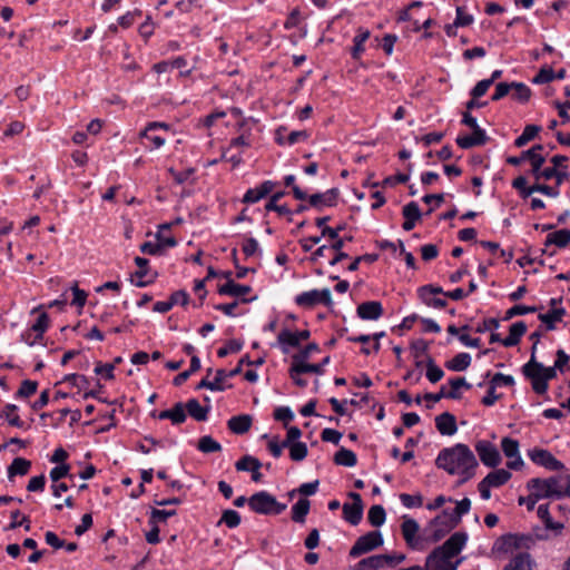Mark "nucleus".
I'll use <instances>...</instances> for the list:
<instances>
[{"label":"nucleus","instance_id":"36","mask_svg":"<svg viewBox=\"0 0 570 570\" xmlns=\"http://www.w3.org/2000/svg\"><path fill=\"white\" fill-rule=\"evenodd\" d=\"M224 380H226V371L223 368H219L216 371V376L214 381L207 380V377L203 379L198 385L197 389H208L210 391H224L225 386L223 385Z\"/></svg>","mask_w":570,"mask_h":570},{"label":"nucleus","instance_id":"44","mask_svg":"<svg viewBox=\"0 0 570 570\" xmlns=\"http://www.w3.org/2000/svg\"><path fill=\"white\" fill-rule=\"evenodd\" d=\"M451 386L450 391L445 390V386H441V390L436 393L441 395V399H459L460 397V389L463 387V377H454L449 381Z\"/></svg>","mask_w":570,"mask_h":570},{"label":"nucleus","instance_id":"41","mask_svg":"<svg viewBox=\"0 0 570 570\" xmlns=\"http://www.w3.org/2000/svg\"><path fill=\"white\" fill-rule=\"evenodd\" d=\"M330 361V356H326L322 360L321 363L317 364H309L305 362L303 364L294 365V371L296 373H315L322 375L324 373V366H326Z\"/></svg>","mask_w":570,"mask_h":570},{"label":"nucleus","instance_id":"8","mask_svg":"<svg viewBox=\"0 0 570 570\" xmlns=\"http://www.w3.org/2000/svg\"><path fill=\"white\" fill-rule=\"evenodd\" d=\"M511 479V473L505 469H497L490 472L480 483L478 490L483 500L491 498V489L500 488Z\"/></svg>","mask_w":570,"mask_h":570},{"label":"nucleus","instance_id":"12","mask_svg":"<svg viewBox=\"0 0 570 570\" xmlns=\"http://www.w3.org/2000/svg\"><path fill=\"white\" fill-rule=\"evenodd\" d=\"M528 456L534 464L543 466L549 471H561L564 469V464L548 450L534 448L528 451Z\"/></svg>","mask_w":570,"mask_h":570},{"label":"nucleus","instance_id":"15","mask_svg":"<svg viewBox=\"0 0 570 570\" xmlns=\"http://www.w3.org/2000/svg\"><path fill=\"white\" fill-rule=\"evenodd\" d=\"M475 451L481 462L490 468H495L501 463V454L497 446L487 440H481L475 444Z\"/></svg>","mask_w":570,"mask_h":570},{"label":"nucleus","instance_id":"48","mask_svg":"<svg viewBox=\"0 0 570 570\" xmlns=\"http://www.w3.org/2000/svg\"><path fill=\"white\" fill-rule=\"evenodd\" d=\"M543 179L549 180L556 178V187L559 188L561 184L569 177V173L566 170H558L554 167H547L540 173Z\"/></svg>","mask_w":570,"mask_h":570},{"label":"nucleus","instance_id":"54","mask_svg":"<svg viewBox=\"0 0 570 570\" xmlns=\"http://www.w3.org/2000/svg\"><path fill=\"white\" fill-rule=\"evenodd\" d=\"M225 523L229 529H234L240 524V515L237 511L227 509L223 511L218 525Z\"/></svg>","mask_w":570,"mask_h":570},{"label":"nucleus","instance_id":"52","mask_svg":"<svg viewBox=\"0 0 570 570\" xmlns=\"http://www.w3.org/2000/svg\"><path fill=\"white\" fill-rule=\"evenodd\" d=\"M264 363H265V358H264V357H259V358H257V360H255V361H252V360L249 358V356H248V355H245V356H243V357L239 360L238 365H237L235 368H233V370H232V371H229V372H226V379H227V377H234V376H236V375L240 374V373H242V370H243V365H244V364H246V365L261 366V365H263Z\"/></svg>","mask_w":570,"mask_h":570},{"label":"nucleus","instance_id":"3","mask_svg":"<svg viewBox=\"0 0 570 570\" xmlns=\"http://www.w3.org/2000/svg\"><path fill=\"white\" fill-rule=\"evenodd\" d=\"M435 465L451 475L463 474V444L443 449L435 459Z\"/></svg>","mask_w":570,"mask_h":570},{"label":"nucleus","instance_id":"20","mask_svg":"<svg viewBox=\"0 0 570 570\" xmlns=\"http://www.w3.org/2000/svg\"><path fill=\"white\" fill-rule=\"evenodd\" d=\"M417 293L421 301L428 306L442 308L446 305L445 299L438 297L439 294L443 293L441 287L425 285L420 287Z\"/></svg>","mask_w":570,"mask_h":570},{"label":"nucleus","instance_id":"58","mask_svg":"<svg viewBox=\"0 0 570 570\" xmlns=\"http://www.w3.org/2000/svg\"><path fill=\"white\" fill-rule=\"evenodd\" d=\"M539 308L537 306L514 305L505 312L503 320L509 321L514 316L534 313Z\"/></svg>","mask_w":570,"mask_h":570},{"label":"nucleus","instance_id":"59","mask_svg":"<svg viewBox=\"0 0 570 570\" xmlns=\"http://www.w3.org/2000/svg\"><path fill=\"white\" fill-rule=\"evenodd\" d=\"M444 373L441 367H439L433 358L429 357L426 362V377L431 383H436L443 377Z\"/></svg>","mask_w":570,"mask_h":570},{"label":"nucleus","instance_id":"56","mask_svg":"<svg viewBox=\"0 0 570 570\" xmlns=\"http://www.w3.org/2000/svg\"><path fill=\"white\" fill-rule=\"evenodd\" d=\"M289 449V456L293 461L299 462L307 456V445L303 442H296L287 446Z\"/></svg>","mask_w":570,"mask_h":570},{"label":"nucleus","instance_id":"14","mask_svg":"<svg viewBox=\"0 0 570 570\" xmlns=\"http://www.w3.org/2000/svg\"><path fill=\"white\" fill-rule=\"evenodd\" d=\"M405 559H406V557L403 553L372 556V557L361 560L357 564V570H364V568H366V567L377 570V569L384 567V564H391V566L400 564Z\"/></svg>","mask_w":570,"mask_h":570},{"label":"nucleus","instance_id":"13","mask_svg":"<svg viewBox=\"0 0 570 570\" xmlns=\"http://www.w3.org/2000/svg\"><path fill=\"white\" fill-rule=\"evenodd\" d=\"M465 127L470 130V132H465V148L482 146L488 141L489 137L485 130L480 128L476 118L470 112H465Z\"/></svg>","mask_w":570,"mask_h":570},{"label":"nucleus","instance_id":"64","mask_svg":"<svg viewBox=\"0 0 570 570\" xmlns=\"http://www.w3.org/2000/svg\"><path fill=\"white\" fill-rule=\"evenodd\" d=\"M243 348V343L236 340H230L227 344L217 351L219 357H225L230 353H238Z\"/></svg>","mask_w":570,"mask_h":570},{"label":"nucleus","instance_id":"47","mask_svg":"<svg viewBox=\"0 0 570 570\" xmlns=\"http://www.w3.org/2000/svg\"><path fill=\"white\" fill-rule=\"evenodd\" d=\"M320 346L316 343H309L304 348H302L298 353L294 354L292 356V363L294 365L303 364L307 362V360L311 357L312 353L318 352Z\"/></svg>","mask_w":570,"mask_h":570},{"label":"nucleus","instance_id":"53","mask_svg":"<svg viewBox=\"0 0 570 570\" xmlns=\"http://www.w3.org/2000/svg\"><path fill=\"white\" fill-rule=\"evenodd\" d=\"M533 193H541L548 197L556 198L559 196L560 190L556 186H549V185H544V184H534L529 187L527 195H532Z\"/></svg>","mask_w":570,"mask_h":570},{"label":"nucleus","instance_id":"23","mask_svg":"<svg viewBox=\"0 0 570 570\" xmlns=\"http://www.w3.org/2000/svg\"><path fill=\"white\" fill-rule=\"evenodd\" d=\"M535 561L529 552H518L502 570H533Z\"/></svg>","mask_w":570,"mask_h":570},{"label":"nucleus","instance_id":"27","mask_svg":"<svg viewBox=\"0 0 570 570\" xmlns=\"http://www.w3.org/2000/svg\"><path fill=\"white\" fill-rule=\"evenodd\" d=\"M402 214L404 216L403 229L409 232L415 226V223L421 218L420 207L415 202H411L403 207Z\"/></svg>","mask_w":570,"mask_h":570},{"label":"nucleus","instance_id":"35","mask_svg":"<svg viewBox=\"0 0 570 570\" xmlns=\"http://www.w3.org/2000/svg\"><path fill=\"white\" fill-rule=\"evenodd\" d=\"M277 342L283 353H288L289 347H298L301 344L296 337V334L288 328H284L277 336Z\"/></svg>","mask_w":570,"mask_h":570},{"label":"nucleus","instance_id":"9","mask_svg":"<svg viewBox=\"0 0 570 570\" xmlns=\"http://www.w3.org/2000/svg\"><path fill=\"white\" fill-rule=\"evenodd\" d=\"M295 303L304 308H312L317 304H323L326 307L333 305L331 291L328 288L303 292L295 297Z\"/></svg>","mask_w":570,"mask_h":570},{"label":"nucleus","instance_id":"6","mask_svg":"<svg viewBox=\"0 0 570 570\" xmlns=\"http://www.w3.org/2000/svg\"><path fill=\"white\" fill-rule=\"evenodd\" d=\"M542 149V145H534L530 149L522 151L520 156L508 157L507 163L512 166H519L523 160L529 159L530 165L532 166V175L534 176L535 180H540L542 178L540 175V173L543 170L542 165L546 161V158L539 153Z\"/></svg>","mask_w":570,"mask_h":570},{"label":"nucleus","instance_id":"55","mask_svg":"<svg viewBox=\"0 0 570 570\" xmlns=\"http://www.w3.org/2000/svg\"><path fill=\"white\" fill-rule=\"evenodd\" d=\"M187 415L185 412L184 403L177 402L171 409H169V420L173 424L178 425L186 421Z\"/></svg>","mask_w":570,"mask_h":570},{"label":"nucleus","instance_id":"28","mask_svg":"<svg viewBox=\"0 0 570 570\" xmlns=\"http://www.w3.org/2000/svg\"><path fill=\"white\" fill-rule=\"evenodd\" d=\"M135 263L138 266V271L135 273V276L139 278V281L135 284L137 287H145L156 279L157 273H155L149 279H144L149 274V262L147 258L137 256L135 258Z\"/></svg>","mask_w":570,"mask_h":570},{"label":"nucleus","instance_id":"24","mask_svg":"<svg viewBox=\"0 0 570 570\" xmlns=\"http://www.w3.org/2000/svg\"><path fill=\"white\" fill-rule=\"evenodd\" d=\"M274 187L275 183H273L272 180H265L259 186L248 189L243 197V203H257L262 198L267 196L274 189Z\"/></svg>","mask_w":570,"mask_h":570},{"label":"nucleus","instance_id":"11","mask_svg":"<svg viewBox=\"0 0 570 570\" xmlns=\"http://www.w3.org/2000/svg\"><path fill=\"white\" fill-rule=\"evenodd\" d=\"M535 483L544 485L549 492L543 495H550L551 498L561 499L569 493L570 490V475H554L548 479H537Z\"/></svg>","mask_w":570,"mask_h":570},{"label":"nucleus","instance_id":"50","mask_svg":"<svg viewBox=\"0 0 570 570\" xmlns=\"http://www.w3.org/2000/svg\"><path fill=\"white\" fill-rule=\"evenodd\" d=\"M197 448L203 453L219 452L222 450L220 443L214 440L210 435L202 436L198 441Z\"/></svg>","mask_w":570,"mask_h":570},{"label":"nucleus","instance_id":"2","mask_svg":"<svg viewBox=\"0 0 570 570\" xmlns=\"http://www.w3.org/2000/svg\"><path fill=\"white\" fill-rule=\"evenodd\" d=\"M463 514V500L455 502V508L445 509L425 527V539L435 543L444 538L460 521Z\"/></svg>","mask_w":570,"mask_h":570},{"label":"nucleus","instance_id":"34","mask_svg":"<svg viewBox=\"0 0 570 570\" xmlns=\"http://www.w3.org/2000/svg\"><path fill=\"white\" fill-rule=\"evenodd\" d=\"M309 509L311 502L308 499H298V501L292 507V520L297 523H304Z\"/></svg>","mask_w":570,"mask_h":570},{"label":"nucleus","instance_id":"21","mask_svg":"<svg viewBox=\"0 0 570 570\" xmlns=\"http://www.w3.org/2000/svg\"><path fill=\"white\" fill-rule=\"evenodd\" d=\"M338 189L331 188L324 193H316L308 197V203L312 207L317 210H322L324 207H333L337 203Z\"/></svg>","mask_w":570,"mask_h":570},{"label":"nucleus","instance_id":"49","mask_svg":"<svg viewBox=\"0 0 570 570\" xmlns=\"http://www.w3.org/2000/svg\"><path fill=\"white\" fill-rule=\"evenodd\" d=\"M512 98L520 101L527 102L531 97L530 88L523 82H512Z\"/></svg>","mask_w":570,"mask_h":570},{"label":"nucleus","instance_id":"37","mask_svg":"<svg viewBox=\"0 0 570 570\" xmlns=\"http://www.w3.org/2000/svg\"><path fill=\"white\" fill-rule=\"evenodd\" d=\"M566 315L563 307L552 308L548 313L539 314L538 318L546 324L547 330L552 331L556 328V322H560Z\"/></svg>","mask_w":570,"mask_h":570},{"label":"nucleus","instance_id":"33","mask_svg":"<svg viewBox=\"0 0 570 570\" xmlns=\"http://www.w3.org/2000/svg\"><path fill=\"white\" fill-rule=\"evenodd\" d=\"M30 468H31V461H29L24 458L13 459V461L7 469L9 480H12L16 475L22 476V475L28 474Z\"/></svg>","mask_w":570,"mask_h":570},{"label":"nucleus","instance_id":"10","mask_svg":"<svg viewBox=\"0 0 570 570\" xmlns=\"http://www.w3.org/2000/svg\"><path fill=\"white\" fill-rule=\"evenodd\" d=\"M383 543L384 540L380 531H370L357 538V540L350 550V557H360L381 547Z\"/></svg>","mask_w":570,"mask_h":570},{"label":"nucleus","instance_id":"19","mask_svg":"<svg viewBox=\"0 0 570 570\" xmlns=\"http://www.w3.org/2000/svg\"><path fill=\"white\" fill-rule=\"evenodd\" d=\"M522 373L531 381L532 389L537 394H544L548 391V381H546L544 376L534 366L533 360H529V362L522 366Z\"/></svg>","mask_w":570,"mask_h":570},{"label":"nucleus","instance_id":"51","mask_svg":"<svg viewBox=\"0 0 570 570\" xmlns=\"http://www.w3.org/2000/svg\"><path fill=\"white\" fill-rule=\"evenodd\" d=\"M38 382L31 380H23L20 384V387L16 392L14 396L17 399H27L33 395L37 392Z\"/></svg>","mask_w":570,"mask_h":570},{"label":"nucleus","instance_id":"38","mask_svg":"<svg viewBox=\"0 0 570 570\" xmlns=\"http://www.w3.org/2000/svg\"><path fill=\"white\" fill-rule=\"evenodd\" d=\"M284 195V191H277L274 195H272V197L265 205V209L267 212H276L279 215H286L288 216V220L292 222L293 213L291 212V209L286 205H276V202H278Z\"/></svg>","mask_w":570,"mask_h":570},{"label":"nucleus","instance_id":"17","mask_svg":"<svg viewBox=\"0 0 570 570\" xmlns=\"http://www.w3.org/2000/svg\"><path fill=\"white\" fill-rule=\"evenodd\" d=\"M48 326L49 316L47 313L42 312L30 330L21 334V340L28 345L33 346L38 341L42 340L43 333L47 331Z\"/></svg>","mask_w":570,"mask_h":570},{"label":"nucleus","instance_id":"7","mask_svg":"<svg viewBox=\"0 0 570 570\" xmlns=\"http://www.w3.org/2000/svg\"><path fill=\"white\" fill-rule=\"evenodd\" d=\"M420 525L416 520L404 515L403 522L401 524L402 535L407 544V547L412 550H422L423 543L428 542L425 539V530L423 531V535H419Z\"/></svg>","mask_w":570,"mask_h":570},{"label":"nucleus","instance_id":"46","mask_svg":"<svg viewBox=\"0 0 570 570\" xmlns=\"http://www.w3.org/2000/svg\"><path fill=\"white\" fill-rule=\"evenodd\" d=\"M386 519L385 510L382 505H372L367 512V520L373 527H381Z\"/></svg>","mask_w":570,"mask_h":570},{"label":"nucleus","instance_id":"25","mask_svg":"<svg viewBox=\"0 0 570 570\" xmlns=\"http://www.w3.org/2000/svg\"><path fill=\"white\" fill-rule=\"evenodd\" d=\"M435 426L442 435L451 436L458 431L455 416L444 412L435 417Z\"/></svg>","mask_w":570,"mask_h":570},{"label":"nucleus","instance_id":"42","mask_svg":"<svg viewBox=\"0 0 570 570\" xmlns=\"http://www.w3.org/2000/svg\"><path fill=\"white\" fill-rule=\"evenodd\" d=\"M370 38V31L367 29L360 28L357 35L354 37V46L352 48V57L358 59L364 52V42Z\"/></svg>","mask_w":570,"mask_h":570},{"label":"nucleus","instance_id":"30","mask_svg":"<svg viewBox=\"0 0 570 570\" xmlns=\"http://www.w3.org/2000/svg\"><path fill=\"white\" fill-rule=\"evenodd\" d=\"M527 332V325L524 322L519 321L511 325L509 335L502 341V345L505 347H512L519 344L521 337Z\"/></svg>","mask_w":570,"mask_h":570},{"label":"nucleus","instance_id":"4","mask_svg":"<svg viewBox=\"0 0 570 570\" xmlns=\"http://www.w3.org/2000/svg\"><path fill=\"white\" fill-rule=\"evenodd\" d=\"M248 505L255 513L265 515L279 514L286 509L285 504L279 503L276 498L267 491H259L249 497Z\"/></svg>","mask_w":570,"mask_h":570},{"label":"nucleus","instance_id":"31","mask_svg":"<svg viewBox=\"0 0 570 570\" xmlns=\"http://www.w3.org/2000/svg\"><path fill=\"white\" fill-rule=\"evenodd\" d=\"M252 291V287L249 285H242L235 283L233 279H229L224 285L218 287V293L220 295H228V296H244L248 294Z\"/></svg>","mask_w":570,"mask_h":570},{"label":"nucleus","instance_id":"45","mask_svg":"<svg viewBox=\"0 0 570 570\" xmlns=\"http://www.w3.org/2000/svg\"><path fill=\"white\" fill-rule=\"evenodd\" d=\"M541 127L537 125H527L523 132L514 140L517 147L525 146L530 140L534 139L540 132Z\"/></svg>","mask_w":570,"mask_h":570},{"label":"nucleus","instance_id":"1","mask_svg":"<svg viewBox=\"0 0 570 570\" xmlns=\"http://www.w3.org/2000/svg\"><path fill=\"white\" fill-rule=\"evenodd\" d=\"M463 549V532L453 533L442 546L433 549L425 558V570H456Z\"/></svg>","mask_w":570,"mask_h":570},{"label":"nucleus","instance_id":"18","mask_svg":"<svg viewBox=\"0 0 570 570\" xmlns=\"http://www.w3.org/2000/svg\"><path fill=\"white\" fill-rule=\"evenodd\" d=\"M350 498L353 503L343 504V518L352 525H357L363 517V502L358 493L351 492Z\"/></svg>","mask_w":570,"mask_h":570},{"label":"nucleus","instance_id":"57","mask_svg":"<svg viewBox=\"0 0 570 570\" xmlns=\"http://www.w3.org/2000/svg\"><path fill=\"white\" fill-rule=\"evenodd\" d=\"M178 296H181L183 299H185L184 294H171L168 301L156 302L153 311L157 313L169 312L174 305L178 304Z\"/></svg>","mask_w":570,"mask_h":570},{"label":"nucleus","instance_id":"16","mask_svg":"<svg viewBox=\"0 0 570 570\" xmlns=\"http://www.w3.org/2000/svg\"><path fill=\"white\" fill-rule=\"evenodd\" d=\"M519 442L511 438H503L501 440V449L503 454L509 459L507 462L508 469L519 470L523 466L524 462L520 455Z\"/></svg>","mask_w":570,"mask_h":570},{"label":"nucleus","instance_id":"5","mask_svg":"<svg viewBox=\"0 0 570 570\" xmlns=\"http://www.w3.org/2000/svg\"><path fill=\"white\" fill-rule=\"evenodd\" d=\"M537 539H544V537L538 534L534 538L532 534L508 533L495 541L494 549L505 553L515 549H530L535 544Z\"/></svg>","mask_w":570,"mask_h":570},{"label":"nucleus","instance_id":"22","mask_svg":"<svg viewBox=\"0 0 570 570\" xmlns=\"http://www.w3.org/2000/svg\"><path fill=\"white\" fill-rule=\"evenodd\" d=\"M356 314L365 321H376L383 315V306L379 301H367L360 304Z\"/></svg>","mask_w":570,"mask_h":570},{"label":"nucleus","instance_id":"61","mask_svg":"<svg viewBox=\"0 0 570 570\" xmlns=\"http://www.w3.org/2000/svg\"><path fill=\"white\" fill-rule=\"evenodd\" d=\"M72 291L73 298L71 301V305L77 306L78 308H82L86 305L87 302V293L83 289H80L78 287V283L75 282L73 285L70 287Z\"/></svg>","mask_w":570,"mask_h":570},{"label":"nucleus","instance_id":"32","mask_svg":"<svg viewBox=\"0 0 570 570\" xmlns=\"http://www.w3.org/2000/svg\"><path fill=\"white\" fill-rule=\"evenodd\" d=\"M185 411L198 422H203L207 420V415L209 412V406H202L198 400L190 399L184 404Z\"/></svg>","mask_w":570,"mask_h":570},{"label":"nucleus","instance_id":"63","mask_svg":"<svg viewBox=\"0 0 570 570\" xmlns=\"http://www.w3.org/2000/svg\"><path fill=\"white\" fill-rule=\"evenodd\" d=\"M400 500L402 504L407 509L419 508L423 504V498L421 494L412 495L407 493H402L400 495Z\"/></svg>","mask_w":570,"mask_h":570},{"label":"nucleus","instance_id":"26","mask_svg":"<svg viewBox=\"0 0 570 570\" xmlns=\"http://www.w3.org/2000/svg\"><path fill=\"white\" fill-rule=\"evenodd\" d=\"M570 244V229L563 228L559 229L557 232H552L548 234L546 240H544V249H542V253H547V248L551 245H554L559 248H564Z\"/></svg>","mask_w":570,"mask_h":570},{"label":"nucleus","instance_id":"43","mask_svg":"<svg viewBox=\"0 0 570 570\" xmlns=\"http://www.w3.org/2000/svg\"><path fill=\"white\" fill-rule=\"evenodd\" d=\"M451 386L450 391L445 390V386H441V390L436 393L441 395V399H459L460 397V389L463 387V377H454L449 381Z\"/></svg>","mask_w":570,"mask_h":570},{"label":"nucleus","instance_id":"62","mask_svg":"<svg viewBox=\"0 0 570 570\" xmlns=\"http://www.w3.org/2000/svg\"><path fill=\"white\" fill-rule=\"evenodd\" d=\"M176 510H159V509H153L150 512V524H157L158 522H164L168 518L176 515Z\"/></svg>","mask_w":570,"mask_h":570},{"label":"nucleus","instance_id":"40","mask_svg":"<svg viewBox=\"0 0 570 570\" xmlns=\"http://www.w3.org/2000/svg\"><path fill=\"white\" fill-rule=\"evenodd\" d=\"M334 462L337 465L352 468L357 463V458L353 451L341 448L334 455Z\"/></svg>","mask_w":570,"mask_h":570},{"label":"nucleus","instance_id":"39","mask_svg":"<svg viewBox=\"0 0 570 570\" xmlns=\"http://www.w3.org/2000/svg\"><path fill=\"white\" fill-rule=\"evenodd\" d=\"M157 129L158 125L148 124L146 128L140 132V137L146 138L153 144L151 149L160 148L161 146H164L166 141V139L163 136L156 134Z\"/></svg>","mask_w":570,"mask_h":570},{"label":"nucleus","instance_id":"60","mask_svg":"<svg viewBox=\"0 0 570 570\" xmlns=\"http://www.w3.org/2000/svg\"><path fill=\"white\" fill-rule=\"evenodd\" d=\"M18 411V406L16 404H7L3 409V415L7 417L10 425L16 428H22L23 422L19 417L16 412Z\"/></svg>","mask_w":570,"mask_h":570},{"label":"nucleus","instance_id":"29","mask_svg":"<svg viewBox=\"0 0 570 570\" xmlns=\"http://www.w3.org/2000/svg\"><path fill=\"white\" fill-rule=\"evenodd\" d=\"M252 422L250 415L240 414L230 417L227 422V426L235 434H244L250 429Z\"/></svg>","mask_w":570,"mask_h":570}]
</instances>
